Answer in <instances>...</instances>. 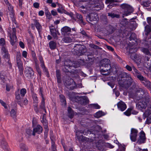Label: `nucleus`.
Masks as SVG:
<instances>
[{"mask_svg": "<svg viewBox=\"0 0 151 151\" xmlns=\"http://www.w3.org/2000/svg\"><path fill=\"white\" fill-rule=\"evenodd\" d=\"M126 79L122 78L119 80V84L120 86L124 88H127L129 87L133 82V80L129 74H125Z\"/></svg>", "mask_w": 151, "mask_h": 151, "instance_id": "f257e3e1", "label": "nucleus"}, {"mask_svg": "<svg viewBox=\"0 0 151 151\" xmlns=\"http://www.w3.org/2000/svg\"><path fill=\"white\" fill-rule=\"evenodd\" d=\"M123 9V17L129 15L134 11L133 8L130 5L126 4H122L120 6Z\"/></svg>", "mask_w": 151, "mask_h": 151, "instance_id": "f03ea898", "label": "nucleus"}, {"mask_svg": "<svg viewBox=\"0 0 151 151\" xmlns=\"http://www.w3.org/2000/svg\"><path fill=\"white\" fill-rule=\"evenodd\" d=\"M21 55L20 52H17L16 56V63L18 67L20 74L22 76L23 74V64L21 59Z\"/></svg>", "mask_w": 151, "mask_h": 151, "instance_id": "7ed1b4c3", "label": "nucleus"}, {"mask_svg": "<svg viewBox=\"0 0 151 151\" xmlns=\"http://www.w3.org/2000/svg\"><path fill=\"white\" fill-rule=\"evenodd\" d=\"M73 50L77 55L79 54V53L83 54L86 51V47L80 44L76 45L74 47Z\"/></svg>", "mask_w": 151, "mask_h": 151, "instance_id": "20e7f679", "label": "nucleus"}, {"mask_svg": "<svg viewBox=\"0 0 151 151\" xmlns=\"http://www.w3.org/2000/svg\"><path fill=\"white\" fill-rule=\"evenodd\" d=\"M25 76L28 79L33 78L34 72L32 68L30 67H27L25 68L24 70Z\"/></svg>", "mask_w": 151, "mask_h": 151, "instance_id": "39448f33", "label": "nucleus"}, {"mask_svg": "<svg viewBox=\"0 0 151 151\" xmlns=\"http://www.w3.org/2000/svg\"><path fill=\"white\" fill-rule=\"evenodd\" d=\"M99 19L98 14L95 12L89 13L86 17V19L88 21L92 22L97 21Z\"/></svg>", "mask_w": 151, "mask_h": 151, "instance_id": "423d86ee", "label": "nucleus"}, {"mask_svg": "<svg viewBox=\"0 0 151 151\" xmlns=\"http://www.w3.org/2000/svg\"><path fill=\"white\" fill-rule=\"evenodd\" d=\"M139 79L142 81V83L148 88L151 90V83L150 82L143 76H141L140 78L139 77Z\"/></svg>", "mask_w": 151, "mask_h": 151, "instance_id": "0eeeda50", "label": "nucleus"}, {"mask_svg": "<svg viewBox=\"0 0 151 151\" xmlns=\"http://www.w3.org/2000/svg\"><path fill=\"white\" fill-rule=\"evenodd\" d=\"M64 84L68 88L72 89L74 86L75 83L73 79L69 78L65 82Z\"/></svg>", "mask_w": 151, "mask_h": 151, "instance_id": "6e6552de", "label": "nucleus"}, {"mask_svg": "<svg viewBox=\"0 0 151 151\" xmlns=\"http://www.w3.org/2000/svg\"><path fill=\"white\" fill-rule=\"evenodd\" d=\"M12 35H10V42L11 44L14 45L17 41V38L15 35L16 29L15 28H13Z\"/></svg>", "mask_w": 151, "mask_h": 151, "instance_id": "1a4fd4ad", "label": "nucleus"}, {"mask_svg": "<svg viewBox=\"0 0 151 151\" xmlns=\"http://www.w3.org/2000/svg\"><path fill=\"white\" fill-rule=\"evenodd\" d=\"M8 7L9 11L10 12L9 14L10 17L12 21L14 23L16 24V22L14 17L13 7L10 4H9Z\"/></svg>", "mask_w": 151, "mask_h": 151, "instance_id": "9d476101", "label": "nucleus"}, {"mask_svg": "<svg viewBox=\"0 0 151 151\" xmlns=\"http://www.w3.org/2000/svg\"><path fill=\"white\" fill-rule=\"evenodd\" d=\"M137 131L134 129H132L130 137L131 140L133 142H135L136 140L137 136Z\"/></svg>", "mask_w": 151, "mask_h": 151, "instance_id": "9b49d317", "label": "nucleus"}, {"mask_svg": "<svg viewBox=\"0 0 151 151\" xmlns=\"http://www.w3.org/2000/svg\"><path fill=\"white\" fill-rule=\"evenodd\" d=\"M42 132V128L40 125H38L37 127L34 128L32 132V135L35 136V133H37L39 134L41 133Z\"/></svg>", "mask_w": 151, "mask_h": 151, "instance_id": "f8f14e48", "label": "nucleus"}, {"mask_svg": "<svg viewBox=\"0 0 151 151\" xmlns=\"http://www.w3.org/2000/svg\"><path fill=\"white\" fill-rule=\"evenodd\" d=\"M147 106V102L144 101L139 102L137 105V108L140 110L145 109Z\"/></svg>", "mask_w": 151, "mask_h": 151, "instance_id": "ddd939ff", "label": "nucleus"}, {"mask_svg": "<svg viewBox=\"0 0 151 151\" xmlns=\"http://www.w3.org/2000/svg\"><path fill=\"white\" fill-rule=\"evenodd\" d=\"M118 109L122 111L124 110L127 108V106L125 103L122 101H120L117 104Z\"/></svg>", "mask_w": 151, "mask_h": 151, "instance_id": "4468645a", "label": "nucleus"}, {"mask_svg": "<svg viewBox=\"0 0 151 151\" xmlns=\"http://www.w3.org/2000/svg\"><path fill=\"white\" fill-rule=\"evenodd\" d=\"M1 142V145L5 151H11L7 143L4 140H2Z\"/></svg>", "mask_w": 151, "mask_h": 151, "instance_id": "2eb2a0df", "label": "nucleus"}, {"mask_svg": "<svg viewBox=\"0 0 151 151\" xmlns=\"http://www.w3.org/2000/svg\"><path fill=\"white\" fill-rule=\"evenodd\" d=\"M145 139V134L143 131H141L140 133V135L138 142L139 144L144 143Z\"/></svg>", "mask_w": 151, "mask_h": 151, "instance_id": "dca6fc26", "label": "nucleus"}, {"mask_svg": "<svg viewBox=\"0 0 151 151\" xmlns=\"http://www.w3.org/2000/svg\"><path fill=\"white\" fill-rule=\"evenodd\" d=\"M84 130H77L76 132V135L77 136V138L79 141H83L85 137L83 136H79L80 134H84Z\"/></svg>", "mask_w": 151, "mask_h": 151, "instance_id": "f3484780", "label": "nucleus"}, {"mask_svg": "<svg viewBox=\"0 0 151 151\" xmlns=\"http://www.w3.org/2000/svg\"><path fill=\"white\" fill-rule=\"evenodd\" d=\"M110 61L109 60L106 58L104 59L101 60V65L106 68H109V66H111L110 65Z\"/></svg>", "mask_w": 151, "mask_h": 151, "instance_id": "a211bd4d", "label": "nucleus"}, {"mask_svg": "<svg viewBox=\"0 0 151 151\" xmlns=\"http://www.w3.org/2000/svg\"><path fill=\"white\" fill-rule=\"evenodd\" d=\"M50 138L53 142L52 145V151H56V147L54 143L53 142L54 138L53 135V132L52 131H50Z\"/></svg>", "mask_w": 151, "mask_h": 151, "instance_id": "6ab92c4d", "label": "nucleus"}, {"mask_svg": "<svg viewBox=\"0 0 151 151\" xmlns=\"http://www.w3.org/2000/svg\"><path fill=\"white\" fill-rule=\"evenodd\" d=\"M19 147L21 151H28V147L25 143H20Z\"/></svg>", "mask_w": 151, "mask_h": 151, "instance_id": "aec40b11", "label": "nucleus"}, {"mask_svg": "<svg viewBox=\"0 0 151 151\" xmlns=\"http://www.w3.org/2000/svg\"><path fill=\"white\" fill-rule=\"evenodd\" d=\"M61 31L65 34H69L71 31V29L67 26H65L61 29Z\"/></svg>", "mask_w": 151, "mask_h": 151, "instance_id": "412c9836", "label": "nucleus"}, {"mask_svg": "<svg viewBox=\"0 0 151 151\" xmlns=\"http://www.w3.org/2000/svg\"><path fill=\"white\" fill-rule=\"evenodd\" d=\"M73 40V39L69 37H65L62 39V41L66 43H70Z\"/></svg>", "mask_w": 151, "mask_h": 151, "instance_id": "4be33fe9", "label": "nucleus"}, {"mask_svg": "<svg viewBox=\"0 0 151 151\" xmlns=\"http://www.w3.org/2000/svg\"><path fill=\"white\" fill-rule=\"evenodd\" d=\"M16 99L17 100L18 103L21 106H22V105L21 104V101L22 100V98L20 97V95L18 92L16 93Z\"/></svg>", "mask_w": 151, "mask_h": 151, "instance_id": "5701e85b", "label": "nucleus"}, {"mask_svg": "<svg viewBox=\"0 0 151 151\" xmlns=\"http://www.w3.org/2000/svg\"><path fill=\"white\" fill-rule=\"evenodd\" d=\"M50 48L51 49H54L56 48V43L53 41H50L49 43Z\"/></svg>", "mask_w": 151, "mask_h": 151, "instance_id": "b1692460", "label": "nucleus"}, {"mask_svg": "<svg viewBox=\"0 0 151 151\" xmlns=\"http://www.w3.org/2000/svg\"><path fill=\"white\" fill-rule=\"evenodd\" d=\"M51 34L52 36L55 38H57V36L56 33V30L55 28H51L50 29Z\"/></svg>", "mask_w": 151, "mask_h": 151, "instance_id": "393cba45", "label": "nucleus"}, {"mask_svg": "<svg viewBox=\"0 0 151 151\" xmlns=\"http://www.w3.org/2000/svg\"><path fill=\"white\" fill-rule=\"evenodd\" d=\"M132 68L133 70L134 71V72L135 73L136 75L137 76V78L139 79V77H141V76H142L140 74L139 72V71H138L137 69H136L135 67L133 66H132Z\"/></svg>", "mask_w": 151, "mask_h": 151, "instance_id": "a878e982", "label": "nucleus"}, {"mask_svg": "<svg viewBox=\"0 0 151 151\" xmlns=\"http://www.w3.org/2000/svg\"><path fill=\"white\" fill-rule=\"evenodd\" d=\"M68 115L69 117L71 118L74 115L73 111L70 107L68 108Z\"/></svg>", "mask_w": 151, "mask_h": 151, "instance_id": "bb28decb", "label": "nucleus"}, {"mask_svg": "<svg viewBox=\"0 0 151 151\" xmlns=\"http://www.w3.org/2000/svg\"><path fill=\"white\" fill-rule=\"evenodd\" d=\"M34 22L35 23V25L36 28L38 31H39L41 29L42 27L37 21L36 19L34 20Z\"/></svg>", "mask_w": 151, "mask_h": 151, "instance_id": "cd10ccee", "label": "nucleus"}, {"mask_svg": "<svg viewBox=\"0 0 151 151\" xmlns=\"http://www.w3.org/2000/svg\"><path fill=\"white\" fill-rule=\"evenodd\" d=\"M45 99H42V101L40 107L41 109L43 110L45 112H46V110L45 109Z\"/></svg>", "mask_w": 151, "mask_h": 151, "instance_id": "c85d7f7f", "label": "nucleus"}, {"mask_svg": "<svg viewBox=\"0 0 151 151\" xmlns=\"http://www.w3.org/2000/svg\"><path fill=\"white\" fill-rule=\"evenodd\" d=\"M60 97L61 102L63 103V104L65 105L66 103L65 96L63 95H60Z\"/></svg>", "mask_w": 151, "mask_h": 151, "instance_id": "c756f323", "label": "nucleus"}, {"mask_svg": "<svg viewBox=\"0 0 151 151\" xmlns=\"http://www.w3.org/2000/svg\"><path fill=\"white\" fill-rule=\"evenodd\" d=\"M76 18L79 20L80 23L84 24L83 21V17L81 15L79 14H77L76 15Z\"/></svg>", "mask_w": 151, "mask_h": 151, "instance_id": "7c9ffc66", "label": "nucleus"}, {"mask_svg": "<svg viewBox=\"0 0 151 151\" xmlns=\"http://www.w3.org/2000/svg\"><path fill=\"white\" fill-rule=\"evenodd\" d=\"M10 116L13 118H14L16 117V111L14 109H12L10 112Z\"/></svg>", "mask_w": 151, "mask_h": 151, "instance_id": "2f4dec72", "label": "nucleus"}, {"mask_svg": "<svg viewBox=\"0 0 151 151\" xmlns=\"http://www.w3.org/2000/svg\"><path fill=\"white\" fill-rule=\"evenodd\" d=\"M108 15L109 16L111 17L112 18L116 17L117 18H119V15L118 14H116L112 13H108Z\"/></svg>", "mask_w": 151, "mask_h": 151, "instance_id": "473e14b6", "label": "nucleus"}, {"mask_svg": "<svg viewBox=\"0 0 151 151\" xmlns=\"http://www.w3.org/2000/svg\"><path fill=\"white\" fill-rule=\"evenodd\" d=\"M71 63L69 60L65 61L64 63V65L63 66H66V68H69L70 67Z\"/></svg>", "mask_w": 151, "mask_h": 151, "instance_id": "72a5a7b5", "label": "nucleus"}, {"mask_svg": "<svg viewBox=\"0 0 151 151\" xmlns=\"http://www.w3.org/2000/svg\"><path fill=\"white\" fill-rule=\"evenodd\" d=\"M104 115L103 112L101 111H99L96 112L95 114V116L97 118H99Z\"/></svg>", "mask_w": 151, "mask_h": 151, "instance_id": "f704fd0d", "label": "nucleus"}, {"mask_svg": "<svg viewBox=\"0 0 151 151\" xmlns=\"http://www.w3.org/2000/svg\"><path fill=\"white\" fill-rule=\"evenodd\" d=\"M90 105L91 108L93 109H99L100 108V106L97 104H91Z\"/></svg>", "mask_w": 151, "mask_h": 151, "instance_id": "c9c22d12", "label": "nucleus"}, {"mask_svg": "<svg viewBox=\"0 0 151 151\" xmlns=\"http://www.w3.org/2000/svg\"><path fill=\"white\" fill-rule=\"evenodd\" d=\"M26 92V90L25 88H22L20 90V93L22 97L24 96Z\"/></svg>", "mask_w": 151, "mask_h": 151, "instance_id": "e433bc0d", "label": "nucleus"}, {"mask_svg": "<svg viewBox=\"0 0 151 151\" xmlns=\"http://www.w3.org/2000/svg\"><path fill=\"white\" fill-rule=\"evenodd\" d=\"M141 51L146 55H150V52L149 50L147 48H143L142 49Z\"/></svg>", "mask_w": 151, "mask_h": 151, "instance_id": "4c0bfd02", "label": "nucleus"}, {"mask_svg": "<svg viewBox=\"0 0 151 151\" xmlns=\"http://www.w3.org/2000/svg\"><path fill=\"white\" fill-rule=\"evenodd\" d=\"M42 122V123L43 125L44 126L45 129H48L47 123V122L46 119H44L43 120H41Z\"/></svg>", "mask_w": 151, "mask_h": 151, "instance_id": "58836bf2", "label": "nucleus"}, {"mask_svg": "<svg viewBox=\"0 0 151 151\" xmlns=\"http://www.w3.org/2000/svg\"><path fill=\"white\" fill-rule=\"evenodd\" d=\"M33 131L32 129H26V133L29 136H30L32 135V132Z\"/></svg>", "mask_w": 151, "mask_h": 151, "instance_id": "ea45409f", "label": "nucleus"}, {"mask_svg": "<svg viewBox=\"0 0 151 151\" xmlns=\"http://www.w3.org/2000/svg\"><path fill=\"white\" fill-rule=\"evenodd\" d=\"M3 54V57L4 58L6 59L10 58V55L8 53V52Z\"/></svg>", "mask_w": 151, "mask_h": 151, "instance_id": "a19ab883", "label": "nucleus"}, {"mask_svg": "<svg viewBox=\"0 0 151 151\" xmlns=\"http://www.w3.org/2000/svg\"><path fill=\"white\" fill-rule=\"evenodd\" d=\"M145 30L147 32V34L150 33L151 34V29L149 26H145Z\"/></svg>", "mask_w": 151, "mask_h": 151, "instance_id": "79ce46f5", "label": "nucleus"}, {"mask_svg": "<svg viewBox=\"0 0 151 151\" xmlns=\"http://www.w3.org/2000/svg\"><path fill=\"white\" fill-rule=\"evenodd\" d=\"M132 109H128L124 113L125 115L127 116H129L131 114V111Z\"/></svg>", "mask_w": 151, "mask_h": 151, "instance_id": "37998d69", "label": "nucleus"}, {"mask_svg": "<svg viewBox=\"0 0 151 151\" xmlns=\"http://www.w3.org/2000/svg\"><path fill=\"white\" fill-rule=\"evenodd\" d=\"M111 68V66H109L108 68V70H106V72L105 73H102V74L104 75H108L110 73V69Z\"/></svg>", "mask_w": 151, "mask_h": 151, "instance_id": "c03bdc74", "label": "nucleus"}, {"mask_svg": "<svg viewBox=\"0 0 151 151\" xmlns=\"http://www.w3.org/2000/svg\"><path fill=\"white\" fill-rule=\"evenodd\" d=\"M5 41L4 38H1L0 39V45L1 46H4L5 44Z\"/></svg>", "mask_w": 151, "mask_h": 151, "instance_id": "a18cd8bd", "label": "nucleus"}, {"mask_svg": "<svg viewBox=\"0 0 151 151\" xmlns=\"http://www.w3.org/2000/svg\"><path fill=\"white\" fill-rule=\"evenodd\" d=\"M33 98L34 100V102L37 104L38 102V100L37 97L35 94H34L32 95Z\"/></svg>", "mask_w": 151, "mask_h": 151, "instance_id": "49530a36", "label": "nucleus"}, {"mask_svg": "<svg viewBox=\"0 0 151 151\" xmlns=\"http://www.w3.org/2000/svg\"><path fill=\"white\" fill-rule=\"evenodd\" d=\"M5 60L7 62V65L10 68H11L12 67V64L9 59H6Z\"/></svg>", "mask_w": 151, "mask_h": 151, "instance_id": "de8ad7c7", "label": "nucleus"}, {"mask_svg": "<svg viewBox=\"0 0 151 151\" xmlns=\"http://www.w3.org/2000/svg\"><path fill=\"white\" fill-rule=\"evenodd\" d=\"M145 114L146 116H148L151 114V110L150 109H147L145 111Z\"/></svg>", "mask_w": 151, "mask_h": 151, "instance_id": "09e8293b", "label": "nucleus"}, {"mask_svg": "<svg viewBox=\"0 0 151 151\" xmlns=\"http://www.w3.org/2000/svg\"><path fill=\"white\" fill-rule=\"evenodd\" d=\"M0 103L1 104V105L4 107L5 109H6L7 108V105L6 104L4 103L2 100H0Z\"/></svg>", "mask_w": 151, "mask_h": 151, "instance_id": "8fccbe9b", "label": "nucleus"}, {"mask_svg": "<svg viewBox=\"0 0 151 151\" xmlns=\"http://www.w3.org/2000/svg\"><path fill=\"white\" fill-rule=\"evenodd\" d=\"M40 4L38 2H35L33 4V6L35 8L37 9L39 7Z\"/></svg>", "mask_w": 151, "mask_h": 151, "instance_id": "3c124183", "label": "nucleus"}, {"mask_svg": "<svg viewBox=\"0 0 151 151\" xmlns=\"http://www.w3.org/2000/svg\"><path fill=\"white\" fill-rule=\"evenodd\" d=\"M43 91L42 88H40V89L39 93L40 94H41L42 99H44L43 94Z\"/></svg>", "mask_w": 151, "mask_h": 151, "instance_id": "603ef678", "label": "nucleus"}, {"mask_svg": "<svg viewBox=\"0 0 151 151\" xmlns=\"http://www.w3.org/2000/svg\"><path fill=\"white\" fill-rule=\"evenodd\" d=\"M69 68H66V66H63V70L65 72H68L69 71Z\"/></svg>", "mask_w": 151, "mask_h": 151, "instance_id": "864d4df0", "label": "nucleus"}, {"mask_svg": "<svg viewBox=\"0 0 151 151\" xmlns=\"http://www.w3.org/2000/svg\"><path fill=\"white\" fill-rule=\"evenodd\" d=\"M46 17L49 19H50L51 18V16L50 13L49 12H47L45 13Z\"/></svg>", "mask_w": 151, "mask_h": 151, "instance_id": "5fc2aeb1", "label": "nucleus"}, {"mask_svg": "<svg viewBox=\"0 0 151 151\" xmlns=\"http://www.w3.org/2000/svg\"><path fill=\"white\" fill-rule=\"evenodd\" d=\"M1 51L2 52L3 54L8 52L7 50L4 47H3L1 48Z\"/></svg>", "mask_w": 151, "mask_h": 151, "instance_id": "6e6d98bb", "label": "nucleus"}, {"mask_svg": "<svg viewBox=\"0 0 151 151\" xmlns=\"http://www.w3.org/2000/svg\"><path fill=\"white\" fill-rule=\"evenodd\" d=\"M27 52L25 51H24L22 52V55L24 58H26L27 57Z\"/></svg>", "mask_w": 151, "mask_h": 151, "instance_id": "4d7b16f0", "label": "nucleus"}, {"mask_svg": "<svg viewBox=\"0 0 151 151\" xmlns=\"http://www.w3.org/2000/svg\"><path fill=\"white\" fill-rule=\"evenodd\" d=\"M39 60L40 62L41 63V66L42 65L44 66V62L43 60V59L42 57H40L39 58Z\"/></svg>", "mask_w": 151, "mask_h": 151, "instance_id": "13d9d810", "label": "nucleus"}, {"mask_svg": "<svg viewBox=\"0 0 151 151\" xmlns=\"http://www.w3.org/2000/svg\"><path fill=\"white\" fill-rule=\"evenodd\" d=\"M117 2V0H106V2L107 3H112Z\"/></svg>", "mask_w": 151, "mask_h": 151, "instance_id": "bf43d9fd", "label": "nucleus"}, {"mask_svg": "<svg viewBox=\"0 0 151 151\" xmlns=\"http://www.w3.org/2000/svg\"><path fill=\"white\" fill-rule=\"evenodd\" d=\"M36 148L38 151H39L41 150L42 147L40 145L37 144L36 145Z\"/></svg>", "mask_w": 151, "mask_h": 151, "instance_id": "052dcab7", "label": "nucleus"}, {"mask_svg": "<svg viewBox=\"0 0 151 151\" xmlns=\"http://www.w3.org/2000/svg\"><path fill=\"white\" fill-rule=\"evenodd\" d=\"M126 69L129 70V71H131L132 70V67H131V66H129V65H127L126 66Z\"/></svg>", "mask_w": 151, "mask_h": 151, "instance_id": "680f3d73", "label": "nucleus"}, {"mask_svg": "<svg viewBox=\"0 0 151 151\" xmlns=\"http://www.w3.org/2000/svg\"><path fill=\"white\" fill-rule=\"evenodd\" d=\"M84 132H85V134L84 135H87L88 134H91L92 133L91 131L89 130H86L85 131H84Z\"/></svg>", "mask_w": 151, "mask_h": 151, "instance_id": "e2e57ef3", "label": "nucleus"}, {"mask_svg": "<svg viewBox=\"0 0 151 151\" xmlns=\"http://www.w3.org/2000/svg\"><path fill=\"white\" fill-rule=\"evenodd\" d=\"M56 77L57 78H59L60 77V71L59 70L56 71Z\"/></svg>", "mask_w": 151, "mask_h": 151, "instance_id": "0e129e2a", "label": "nucleus"}, {"mask_svg": "<svg viewBox=\"0 0 151 151\" xmlns=\"http://www.w3.org/2000/svg\"><path fill=\"white\" fill-rule=\"evenodd\" d=\"M41 67L43 69V70L44 72H46V73H47L48 71H47V69L46 68V67L45 66V65H44V66L42 65L41 66Z\"/></svg>", "mask_w": 151, "mask_h": 151, "instance_id": "69168bd1", "label": "nucleus"}, {"mask_svg": "<svg viewBox=\"0 0 151 151\" xmlns=\"http://www.w3.org/2000/svg\"><path fill=\"white\" fill-rule=\"evenodd\" d=\"M19 44L20 47L21 48H24V44L21 41L20 42Z\"/></svg>", "mask_w": 151, "mask_h": 151, "instance_id": "338daca9", "label": "nucleus"}, {"mask_svg": "<svg viewBox=\"0 0 151 151\" xmlns=\"http://www.w3.org/2000/svg\"><path fill=\"white\" fill-rule=\"evenodd\" d=\"M137 151H148L147 149L142 150L139 148H138L137 150Z\"/></svg>", "mask_w": 151, "mask_h": 151, "instance_id": "774afa93", "label": "nucleus"}]
</instances>
